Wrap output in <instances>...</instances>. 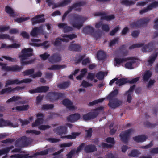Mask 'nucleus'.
I'll list each match as a JSON object with an SVG mask.
<instances>
[{
    "instance_id": "obj_50",
    "label": "nucleus",
    "mask_w": 158,
    "mask_h": 158,
    "mask_svg": "<svg viewBox=\"0 0 158 158\" xmlns=\"http://www.w3.org/2000/svg\"><path fill=\"white\" fill-rule=\"evenodd\" d=\"M81 86H82L85 88H86L89 86L92 87L93 85L92 83H89L88 82L83 80L82 81Z\"/></svg>"
},
{
    "instance_id": "obj_38",
    "label": "nucleus",
    "mask_w": 158,
    "mask_h": 158,
    "mask_svg": "<svg viewBox=\"0 0 158 158\" xmlns=\"http://www.w3.org/2000/svg\"><path fill=\"white\" fill-rule=\"evenodd\" d=\"M37 87L38 93H46L49 89V87L48 86H42Z\"/></svg>"
},
{
    "instance_id": "obj_7",
    "label": "nucleus",
    "mask_w": 158,
    "mask_h": 158,
    "mask_svg": "<svg viewBox=\"0 0 158 158\" xmlns=\"http://www.w3.org/2000/svg\"><path fill=\"white\" fill-rule=\"evenodd\" d=\"M109 100V102L108 104L109 106L113 109H115L119 107L122 103V101L119 100L117 98H114Z\"/></svg>"
},
{
    "instance_id": "obj_17",
    "label": "nucleus",
    "mask_w": 158,
    "mask_h": 158,
    "mask_svg": "<svg viewBox=\"0 0 158 158\" xmlns=\"http://www.w3.org/2000/svg\"><path fill=\"white\" fill-rule=\"evenodd\" d=\"M61 60V58L60 55L56 53L53 54L48 58L49 61L52 64L59 62Z\"/></svg>"
},
{
    "instance_id": "obj_42",
    "label": "nucleus",
    "mask_w": 158,
    "mask_h": 158,
    "mask_svg": "<svg viewBox=\"0 0 158 158\" xmlns=\"http://www.w3.org/2000/svg\"><path fill=\"white\" fill-rule=\"evenodd\" d=\"M96 77L99 80H102L104 79V72L100 71L98 72L96 75Z\"/></svg>"
},
{
    "instance_id": "obj_32",
    "label": "nucleus",
    "mask_w": 158,
    "mask_h": 158,
    "mask_svg": "<svg viewBox=\"0 0 158 158\" xmlns=\"http://www.w3.org/2000/svg\"><path fill=\"white\" fill-rule=\"evenodd\" d=\"M66 67V66L65 65H53L49 68L48 69L51 70H59L61 69L65 68Z\"/></svg>"
},
{
    "instance_id": "obj_5",
    "label": "nucleus",
    "mask_w": 158,
    "mask_h": 158,
    "mask_svg": "<svg viewBox=\"0 0 158 158\" xmlns=\"http://www.w3.org/2000/svg\"><path fill=\"white\" fill-rule=\"evenodd\" d=\"M148 18H142L136 21H134L131 23L130 26L132 28L140 27L143 25L147 24L149 21Z\"/></svg>"
},
{
    "instance_id": "obj_6",
    "label": "nucleus",
    "mask_w": 158,
    "mask_h": 158,
    "mask_svg": "<svg viewBox=\"0 0 158 158\" xmlns=\"http://www.w3.org/2000/svg\"><path fill=\"white\" fill-rule=\"evenodd\" d=\"M0 66H2V68L3 69L7 71H19L23 68V67L19 66L17 65L8 66H6V64H3L1 62H0Z\"/></svg>"
},
{
    "instance_id": "obj_58",
    "label": "nucleus",
    "mask_w": 158,
    "mask_h": 158,
    "mask_svg": "<svg viewBox=\"0 0 158 158\" xmlns=\"http://www.w3.org/2000/svg\"><path fill=\"white\" fill-rule=\"evenodd\" d=\"M120 27L118 26H117L114 29L112 30L110 33L111 36L114 35L119 30Z\"/></svg>"
},
{
    "instance_id": "obj_37",
    "label": "nucleus",
    "mask_w": 158,
    "mask_h": 158,
    "mask_svg": "<svg viewBox=\"0 0 158 158\" xmlns=\"http://www.w3.org/2000/svg\"><path fill=\"white\" fill-rule=\"evenodd\" d=\"M128 79L127 78H120L118 79L116 82L115 83L116 84H118L119 86H121L124 84L128 83Z\"/></svg>"
},
{
    "instance_id": "obj_24",
    "label": "nucleus",
    "mask_w": 158,
    "mask_h": 158,
    "mask_svg": "<svg viewBox=\"0 0 158 158\" xmlns=\"http://www.w3.org/2000/svg\"><path fill=\"white\" fill-rule=\"evenodd\" d=\"M94 29L92 27L88 25L85 27L82 30V32L85 34H91L94 33Z\"/></svg>"
},
{
    "instance_id": "obj_13",
    "label": "nucleus",
    "mask_w": 158,
    "mask_h": 158,
    "mask_svg": "<svg viewBox=\"0 0 158 158\" xmlns=\"http://www.w3.org/2000/svg\"><path fill=\"white\" fill-rule=\"evenodd\" d=\"M53 131L59 135L62 136L64 134H65L67 133V127L64 126H60L53 130Z\"/></svg>"
},
{
    "instance_id": "obj_51",
    "label": "nucleus",
    "mask_w": 158,
    "mask_h": 158,
    "mask_svg": "<svg viewBox=\"0 0 158 158\" xmlns=\"http://www.w3.org/2000/svg\"><path fill=\"white\" fill-rule=\"evenodd\" d=\"M144 45L143 43L136 44L132 45L129 48V49H132L135 48H139L143 47Z\"/></svg>"
},
{
    "instance_id": "obj_41",
    "label": "nucleus",
    "mask_w": 158,
    "mask_h": 158,
    "mask_svg": "<svg viewBox=\"0 0 158 158\" xmlns=\"http://www.w3.org/2000/svg\"><path fill=\"white\" fill-rule=\"evenodd\" d=\"M144 126L148 128H153L157 125L156 123H151L148 121H146L144 123Z\"/></svg>"
},
{
    "instance_id": "obj_57",
    "label": "nucleus",
    "mask_w": 158,
    "mask_h": 158,
    "mask_svg": "<svg viewBox=\"0 0 158 158\" xmlns=\"http://www.w3.org/2000/svg\"><path fill=\"white\" fill-rule=\"evenodd\" d=\"M93 37L96 40H97L99 38L101 35L100 34L98 31H94V33L92 34Z\"/></svg>"
},
{
    "instance_id": "obj_54",
    "label": "nucleus",
    "mask_w": 158,
    "mask_h": 158,
    "mask_svg": "<svg viewBox=\"0 0 158 158\" xmlns=\"http://www.w3.org/2000/svg\"><path fill=\"white\" fill-rule=\"evenodd\" d=\"M76 8L78 7L83 6L86 4V2L84 1H81L74 3Z\"/></svg>"
},
{
    "instance_id": "obj_20",
    "label": "nucleus",
    "mask_w": 158,
    "mask_h": 158,
    "mask_svg": "<svg viewBox=\"0 0 158 158\" xmlns=\"http://www.w3.org/2000/svg\"><path fill=\"white\" fill-rule=\"evenodd\" d=\"M132 59H133V57H127L126 58H115L114 59L115 62L114 63V65L116 66L117 64L119 65L121 63Z\"/></svg>"
},
{
    "instance_id": "obj_47",
    "label": "nucleus",
    "mask_w": 158,
    "mask_h": 158,
    "mask_svg": "<svg viewBox=\"0 0 158 158\" xmlns=\"http://www.w3.org/2000/svg\"><path fill=\"white\" fill-rule=\"evenodd\" d=\"M21 99V97L20 96H14L8 99L6 103H9L11 102H15Z\"/></svg>"
},
{
    "instance_id": "obj_29",
    "label": "nucleus",
    "mask_w": 158,
    "mask_h": 158,
    "mask_svg": "<svg viewBox=\"0 0 158 158\" xmlns=\"http://www.w3.org/2000/svg\"><path fill=\"white\" fill-rule=\"evenodd\" d=\"M97 57L98 60H102L105 58L106 54L103 51L100 50L97 52Z\"/></svg>"
},
{
    "instance_id": "obj_60",
    "label": "nucleus",
    "mask_w": 158,
    "mask_h": 158,
    "mask_svg": "<svg viewBox=\"0 0 158 158\" xmlns=\"http://www.w3.org/2000/svg\"><path fill=\"white\" fill-rule=\"evenodd\" d=\"M102 28L103 31H104L106 32H108L110 30V27L109 26L106 24H103L102 25Z\"/></svg>"
},
{
    "instance_id": "obj_3",
    "label": "nucleus",
    "mask_w": 158,
    "mask_h": 158,
    "mask_svg": "<svg viewBox=\"0 0 158 158\" xmlns=\"http://www.w3.org/2000/svg\"><path fill=\"white\" fill-rule=\"evenodd\" d=\"M65 97L64 93L55 92H49L46 96L47 99L51 102H53Z\"/></svg>"
},
{
    "instance_id": "obj_21",
    "label": "nucleus",
    "mask_w": 158,
    "mask_h": 158,
    "mask_svg": "<svg viewBox=\"0 0 158 158\" xmlns=\"http://www.w3.org/2000/svg\"><path fill=\"white\" fill-rule=\"evenodd\" d=\"M158 55V52H154L149 57L148 60V64L150 66H152L153 64L155 61Z\"/></svg>"
},
{
    "instance_id": "obj_33",
    "label": "nucleus",
    "mask_w": 158,
    "mask_h": 158,
    "mask_svg": "<svg viewBox=\"0 0 158 158\" xmlns=\"http://www.w3.org/2000/svg\"><path fill=\"white\" fill-rule=\"evenodd\" d=\"M118 93V90L116 89L110 93L107 97V99H113L114 97L116 96Z\"/></svg>"
},
{
    "instance_id": "obj_23",
    "label": "nucleus",
    "mask_w": 158,
    "mask_h": 158,
    "mask_svg": "<svg viewBox=\"0 0 158 158\" xmlns=\"http://www.w3.org/2000/svg\"><path fill=\"white\" fill-rule=\"evenodd\" d=\"M58 26L60 28L63 29V31L64 33L69 32L72 30V28L69 26H68L66 23H60L58 24Z\"/></svg>"
},
{
    "instance_id": "obj_44",
    "label": "nucleus",
    "mask_w": 158,
    "mask_h": 158,
    "mask_svg": "<svg viewBox=\"0 0 158 158\" xmlns=\"http://www.w3.org/2000/svg\"><path fill=\"white\" fill-rule=\"evenodd\" d=\"M135 62V61L134 60H131L125 64V67L126 68L129 69H132L134 68V67L132 66L133 64Z\"/></svg>"
},
{
    "instance_id": "obj_14",
    "label": "nucleus",
    "mask_w": 158,
    "mask_h": 158,
    "mask_svg": "<svg viewBox=\"0 0 158 158\" xmlns=\"http://www.w3.org/2000/svg\"><path fill=\"white\" fill-rule=\"evenodd\" d=\"M98 115V113L97 112H89L83 116L84 120L87 121L95 119Z\"/></svg>"
},
{
    "instance_id": "obj_19",
    "label": "nucleus",
    "mask_w": 158,
    "mask_h": 158,
    "mask_svg": "<svg viewBox=\"0 0 158 158\" xmlns=\"http://www.w3.org/2000/svg\"><path fill=\"white\" fill-rule=\"evenodd\" d=\"M80 118V115L78 113H75L69 115L67 117V120L68 122L73 123Z\"/></svg>"
},
{
    "instance_id": "obj_40",
    "label": "nucleus",
    "mask_w": 158,
    "mask_h": 158,
    "mask_svg": "<svg viewBox=\"0 0 158 158\" xmlns=\"http://www.w3.org/2000/svg\"><path fill=\"white\" fill-rule=\"evenodd\" d=\"M121 3L126 6H130L135 4V2L128 0H123L121 2Z\"/></svg>"
},
{
    "instance_id": "obj_12",
    "label": "nucleus",
    "mask_w": 158,
    "mask_h": 158,
    "mask_svg": "<svg viewBox=\"0 0 158 158\" xmlns=\"http://www.w3.org/2000/svg\"><path fill=\"white\" fill-rule=\"evenodd\" d=\"M44 16V15H38L32 18L31 21L33 25L37 23H40L45 22V19L41 18Z\"/></svg>"
},
{
    "instance_id": "obj_64",
    "label": "nucleus",
    "mask_w": 158,
    "mask_h": 158,
    "mask_svg": "<svg viewBox=\"0 0 158 158\" xmlns=\"http://www.w3.org/2000/svg\"><path fill=\"white\" fill-rule=\"evenodd\" d=\"M9 26H5L0 27V32H4L10 29Z\"/></svg>"
},
{
    "instance_id": "obj_22",
    "label": "nucleus",
    "mask_w": 158,
    "mask_h": 158,
    "mask_svg": "<svg viewBox=\"0 0 158 158\" xmlns=\"http://www.w3.org/2000/svg\"><path fill=\"white\" fill-rule=\"evenodd\" d=\"M62 103L63 105L66 106L67 108H69V110H72L74 109V107L73 106V103L69 99H64L62 101Z\"/></svg>"
},
{
    "instance_id": "obj_34",
    "label": "nucleus",
    "mask_w": 158,
    "mask_h": 158,
    "mask_svg": "<svg viewBox=\"0 0 158 158\" xmlns=\"http://www.w3.org/2000/svg\"><path fill=\"white\" fill-rule=\"evenodd\" d=\"M14 84H19V80L16 79L14 80H7L6 83L5 87H6L9 85Z\"/></svg>"
},
{
    "instance_id": "obj_31",
    "label": "nucleus",
    "mask_w": 158,
    "mask_h": 158,
    "mask_svg": "<svg viewBox=\"0 0 158 158\" xmlns=\"http://www.w3.org/2000/svg\"><path fill=\"white\" fill-rule=\"evenodd\" d=\"M3 126H9L15 127H17L18 125L17 124H13L9 120H5L3 119Z\"/></svg>"
},
{
    "instance_id": "obj_16",
    "label": "nucleus",
    "mask_w": 158,
    "mask_h": 158,
    "mask_svg": "<svg viewBox=\"0 0 158 158\" xmlns=\"http://www.w3.org/2000/svg\"><path fill=\"white\" fill-rule=\"evenodd\" d=\"M21 142H22L24 146H27L29 143L28 139L26 136H23L21 138L16 140L15 143V146L16 147L19 146V144Z\"/></svg>"
},
{
    "instance_id": "obj_53",
    "label": "nucleus",
    "mask_w": 158,
    "mask_h": 158,
    "mask_svg": "<svg viewBox=\"0 0 158 158\" xmlns=\"http://www.w3.org/2000/svg\"><path fill=\"white\" fill-rule=\"evenodd\" d=\"M104 100V98H101L94 100L92 102H90L89 103V105L90 106H93L94 105H96L99 103L102 102Z\"/></svg>"
},
{
    "instance_id": "obj_46",
    "label": "nucleus",
    "mask_w": 158,
    "mask_h": 158,
    "mask_svg": "<svg viewBox=\"0 0 158 158\" xmlns=\"http://www.w3.org/2000/svg\"><path fill=\"white\" fill-rule=\"evenodd\" d=\"M34 72V69H31L26 70L23 72V73L24 76H28L30 75L33 74Z\"/></svg>"
},
{
    "instance_id": "obj_52",
    "label": "nucleus",
    "mask_w": 158,
    "mask_h": 158,
    "mask_svg": "<svg viewBox=\"0 0 158 158\" xmlns=\"http://www.w3.org/2000/svg\"><path fill=\"white\" fill-rule=\"evenodd\" d=\"M50 55L48 53H44L40 55V57L41 59L44 60H45L50 57Z\"/></svg>"
},
{
    "instance_id": "obj_2",
    "label": "nucleus",
    "mask_w": 158,
    "mask_h": 158,
    "mask_svg": "<svg viewBox=\"0 0 158 158\" xmlns=\"http://www.w3.org/2000/svg\"><path fill=\"white\" fill-rule=\"evenodd\" d=\"M33 51L32 49L31 48H25L22 50V54L19 56V57L21 58V64L23 65L31 64L35 61V59H32L27 61H23L28 57L32 56Z\"/></svg>"
},
{
    "instance_id": "obj_30",
    "label": "nucleus",
    "mask_w": 158,
    "mask_h": 158,
    "mask_svg": "<svg viewBox=\"0 0 158 158\" xmlns=\"http://www.w3.org/2000/svg\"><path fill=\"white\" fill-rule=\"evenodd\" d=\"M5 11L11 17H15L16 15V14L14 12L13 9L9 6H7L5 7Z\"/></svg>"
},
{
    "instance_id": "obj_1",
    "label": "nucleus",
    "mask_w": 158,
    "mask_h": 158,
    "mask_svg": "<svg viewBox=\"0 0 158 158\" xmlns=\"http://www.w3.org/2000/svg\"><path fill=\"white\" fill-rule=\"evenodd\" d=\"M73 19L70 21V23L75 28L80 29L83 26L87 18L77 14H74L72 15Z\"/></svg>"
},
{
    "instance_id": "obj_11",
    "label": "nucleus",
    "mask_w": 158,
    "mask_h": 158,
    "mask_svg": "<svg viewBox=\"0 0 158 158\" xmlns=\"http://www.w3.org/2000/svg\"><path fill=\"white\" fill-rule=\"evenodd\" d=\"M158 7V1H155L149 5L147 7L140 10V14L142 15L149 11L152 10L153 8H155Z\"/></svg>"
},
{
    "instance_id": "obj_43",
    "label": "nucleus",
    "mask_w": 158,
    "mask_h": 158,
    "mask_svg": "<svg viewBox=\"0 0 158 158\" xmlns=\"http://www.w3.org/2000/svg\"><path fill=\"white\" fill-rule=\"evenodd\" d=\"M139 152L137 150H132L131 153L128 154V156L131 157L138 156L140 154Z\"/></svg>"
},
{
    "instance_id": "obj_39",
    "label": "nucleus",
    "mask_w": 158,
    "mask_h": 158,
    "mask_svg": "<svg viewBox=\"0 0 158 158\" xmlns=\"http://www.w3.org/2000/svg\"><path fill=\"white\" fill-rule=\"evenodd\" d=\"M152 75V73L148 70L145 72L143 76V80L145 81H147L151 77Z\"/></svg>"
},
{
    "instance_id": "obj_10",
    "label": "nucleus",
    "mask_w": 158,
    "mask_h": 158,
    "mask_svg": "<svg viewBox=\"0 0 158 158\" xmlns=\"http://www.w3.org/2000/svg\"><path fill=\"white\" fill-rule=\"evenodd\" d=\"M94 15L95 16H102L101 19L105 20L107 21L111 20L115 18L114 15H106L105 13L101 12L95 13L94 14Z\"/></svg>"
},
{
    "instance_id": "obj_49",
    "label": "nucleus",
    "mask_w": 158,
    "mask_h": 158,
    "mask_svg": "<svg viewBox=\"0 0 158 158\" xmlns=\"http://www.w3.org/2000/svg\"><path fill=\"white\" fill-rule=\"evenodd\" d=\"M72 0H64L62 2L59 3V6L61 7L64 6L71 3Z\"/></svg>"
},
{
    "instance_id": "obj_27",
    "label": "nucleus",
    "mask_w": 158,
    "mask_h": 158,
    "mask_svg": "<svg viewBox=\"0 0 158 158\" xmlns=\"http://www.w3.org/2000/svg\"><path fill=\"white\" fill-rule=\"evenodd\" d=\"M42 31V27H35L33 29L31 32V35L33 37L37 36L39 33Z\"/></svg>"
},
{
    "instance_id": "obj_28",
    "label": "nucleus",
    "mask_w": 158,
    "mask_h": 158,
    "mask_svg": "<svg viewBox=\"0 0 158 158\" xmlns=\"http://www.w3.org/2000/svg\"><path fill=\"white\" fill-rule=\"evenodd\" d=\"M71 84L69 81L68 80L66 81L63 82L58 85V87L61 89H64L68 88Z\"/></svg>"
},
{
    "instance_id": "obj_18",
    "label": "nucleus",
    "mask_w": 158,
    "mask_h": 158,
    "mask_svg": "<svg viewBox=\"0 0 158 158\" xmlns=\"http://www.w3.org/2000/svg\"><path fill=\"white\" fill-rule=\"evenodd\" d=\"M74 42L73 41L71 42L70 45L68 47V49L71 51L80 52L82 50V48L79 44H73V43Z\"/></svg>"
},
{
    "instance_id": "obj_63",
    "label": "nucleus",
    "mask_w": 158,
    "mask_h": 158,
    "mask_svg": "<svg viewBox=\"0 0 158 158\" xmlns=\"http://www.w3.org/2000/svg\"><path fill=\"white\" fill-rule=\"evenodd\" d=\"M95 77V75L94 73H89L88 74L87 78L88 80H93L94 79Z\"/></svg>"
},
{
    "instance_id": "obj_55",
    "label": "nucleus",
    "mask_w": 158,
    "mask_h": 158,
    "mask_svg": "<svg viewBox=\"0 0 158 158\" xmlns=\"http://www.w3.org/2000/svg\"><path fill=\"white\" fill-rule=\"evenodd\" d=\"M29 19V17H20L17 18L15 20L16 22L19 23H21Z\"/></svg>"
},
{
    "instance_id": "obj_45",
    "label": "nucleus",
    "mask_w": 158,
    "mask_h": 158,
    "mask_svg": "<svg viewBox=\"0 0 158 158\" xmlns=\"http://www.w3.org/2000/svg\"><path fill=\"white\" fill-rule=\"evenodd\" d=\"M61 36L63 38H68V39L70 40H71L77 37V35L74 34L68 35L66 34H63L61 35Z\"/></svg>"
},
{
    "instance_id": "obj_62",
    "label": "nucleus",
    "mask_w": 158,
    "mask_h": 158,
    "mask_svg": "<svg viewBox=\"0 0 158 158\" xmlns=\"http://www.w3.org/2000/svg\"><path fill=\"white\" fill-rule=\"evenodd\" d=\"M32 81L31 79L29 78H26L23 79L21 81L19 80V84H21L23 83H28L31 82Z\"/></svg>"
},
{
    "instance_id": "obj_56",
    "label": "nucleus",
    "mask_w": 158,
    "mask_h": 158,
    "mask_svg": "<svg viewBox=\"0 0 158 158\" xmlns=\"http://www.w3.org/2000/svg\"><path fill=\"white\" fill-rule=\"evenodd\" d=\"M42 74V72L40 71H38L36 73L31 75V77L33 78H35L36 77H41Z\"/></svg>"
},
{
    "instance_id": "obj_26",
    "label": "nucleus",
    "mask_w": 158,
    "mask_h": 158,
    "mask_svg": "<svg viewBox=\"0 0 158 158\" xmlns=\"http://www.w3.org/2000/svg\"><path fill=\"white\" fill-rule=\"evenodd\" d=\"M96 148L94 145H89L86 146L85 148V152L87 153L93 152L96 150Z\"/></svg>"
},
{
    "instance_id": "obj_48",
    "label": "nucleus",
    "mask_w": 158,
    "mask_h": 158,
    "mask_svg": "<svg viewBox=\"0 0 158 158\" xmlns=\"http://www.w3.org/2000/svg\"><path fill=\"white\" fill-rule=\"evenodd\" d=\"M54 107L53 104H44L42 106V108L44 110H48L52 109Z\"/></svg>"
},
{
    "instance_id": "obj_36",
    "label": "nucleus",
    "mask_w": 158,
    "mask_h": 158,
    "mask_svg": "<svg viewBox=\"0 0 158 158\" xmlns=\"http://www.w3.org/2000/svg\"><path fill=\"white\" fill-rule=\"evenodd\" d=\"M29 108V105H27L17 106L15 108L16 110L18 111H26L28 110Z\"/></svg>"
},
{
    "instance_id": "obj_15",
    "label": "nucleus",
    "mask_w": 158,
    "mask_h": 158,
    "mask_svg": "<svg viewBox=\"0 0 158 158\" xmlns=\"http://www.w3.org/2000/svg\"><path fill=\"white\" fill-rule=\"evenodd\" d=\"M155 42L154 41H151L145 45L142 48V51L143 52H149L152 51L154 48Z\"/></svg>"
},
{
    "instance_id": "obj_61",
    "label": "nucleus",
    "mask_w": 158,
    "mask_h": 158,
    "mask_svg": "<svg viewBox=\"0 0 158 158\" xmlns=\"http://www.w3.org/2000/svg\"><path fill=\"white\" fill-rule=\"evenodd\" d=\"M51 127L48 125H42L40 126L39 127V129L41 130H45L46 129L50 128Z\"/></svg>"
},
{
    "instance_id": "obj_59",
    "label": "nucleus",
    "mask_w": 158,
    "mask_h": 158,
    "mask_svg": "<svg viewBox=\"0 0 158 158\" xmlns=\"http://www.w3.org/2000/svg\"><path fill=\"white\" fill-rule=\"evenodd\" d=\"M118 38H116L111 41L109 44V46L110 47H112L116 44L118 43Z\"/></svg>"
},
{
    "instance_id": "obj_25",
    "label": "nucleus",
    "mask_w": 158,
    "mask_h": 158,
    "mask_svg": "<svg viewBox=\"0 0 158 158\" xmlns=\"http://www.w3.org/2000/svg\"><path fill=\"white\" fill-rule=\"evenodd\" d=\"M147 138V137L144 135H139L133 137V139L137 142H144Z\"/></svg>"
},
{
    "instance_id": "obj_9",
    "label": "nucleus",
    "mask_w": 158,
    "mask_h": 158,
    "mask_svg": "<svg viewBox=\"0 0 158 158\" xmlns=\"http://www.w3.org/2000/svg\"><path fill=\"white\" fill-rule=\"evenodd\" d=\"M24 87L17 86L14 88H12L11 87H9L3 89L0 92L1 94H3L5 93H14L16 91H19L24 89Z\"/></svg>"
},
{
    "instance_id": "obj_35",
    "label": "nucleus",
    "mask_w": 158,
    "mask_h": 158,
    "mask_svg": "<svg viewBox=\"0 0 158 158\" xmlns=\"http://www.w3.org/2000/svg\"><path fill=\"white\" fill-rule=\"evenodd\" d=\"M73 9H74L75 11H80L81 9V8H76L74 4H73L71 6L68 7V10L66 12L69 14L72 11Z\"/></svg>"
},
{
    "instance_id": "obj_4",
    "label": "nucleus",
    "mask_w": 158,
    "mask_h": 158,
    "mask_svg": "<svg viewBox=\"0 0 158 158\" xmlns=\"http://www.w3.org/2000/svg\"><path fill=\"white\" fill-rule=\"evenodd\" d=\"M133 131V130L131 128L122 132L119 135L121 141L124 143H127L131 133Z\"/></svg>"
},
{
    "instance_id": "obj_8",
    "label": "nucleus",
    "mask_w": 158,
    "mask_h": 158,
    "mask_svg": "<svg viewBox=\"0 0 158 158\" xmlns=\"http://www.w3.org/2000/svg\"><path fill=\"white\" fill-rule=\"evenodd\" d=\"M37 119L34 122L32 123V126L33 127H35L43 123L45 117L43 114L39 113L36 115Z\"/></svg>"
}]
</instances>
